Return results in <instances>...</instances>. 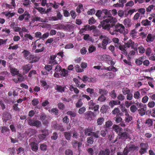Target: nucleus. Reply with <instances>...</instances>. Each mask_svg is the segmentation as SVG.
Returning <instances> with one entry per match:
<instances>
[{
  "mask_svg": "<svg viewBox=\"0 0 155 155\" xmlns=\"http://www.w3.org/2000/svg\"><path fill=\"white\" fill-rule=\"evenodd\" d=\"M111 19H113V20L111 21V23H109L107 25L103 28V29L109 31L112 27L113 28V30L117 32H119L120 34H123L124 35H126L128 33V31H125V27L123 24L118 22L116 23L117 22V20L116 18H112Z\"/></svg>",
  "mask_w": 155,
  "mask_h": 155,
  "instance_id": "obj_1",
  "label": "nucleus"
},
{
  "mask_svg": "<svg viewBox=\"0 0 155 155\" xmlns=\"http://www.w3.org/2000/svg\"><path fill=\"white\" fill-rule=\"evenodd\" d=\"M110 12L111 10H108L107 9H104L102 10V13H104L105 15L103 16H106V18L101 21L100 25H99L98 27L100 28L101 26L103 28H104L109 23H111V21L113 20V19H111L112 18H115L112 16Z\"/></svg>",
  "mask_w": 155,
  "mask_h": 155,
  "instance_id": "obj_2",
  "label": "nucleus"
},
{
  "mask_svg": "<svg viewBox=\"0 0 155 155\" xmlns=\"http://www.w3.org/2000/svg\"><path fill=\"white\" fill-rule=\"evenodd\" d=\"M127 131L128 130H127L126 131L124 130V131H122L118 133V139L125 140L128 138H130V136L127 132Z\"/></svg>",
  "mask_w": 155,
  "mask_h": 155,
  "instance_id": "obj_3",
  "label": "nucleus"
},
{
  "mask_svg": "<svg viewBox=\"0 0 155 155\" xmlns=\"http://www.w3.org/2000/svg\"><path fill=\"white\" fill-rule=\"evenodd\" d=\"M28 124L31 126L39 127L41 125V122L38 120H35L30 118L28 120Z\"/></svg>",
  "mask_w": 155,
  "mask_h": 155,
  "instance_id": "obj_4",
  "label": "nucleus"
},
{
  "mask_svg": "<svg viewBox=\"0 0 155 155\" xmlns=\"http://www.w3.org/2000/svg\"><path fill=\"white\" fill-rule=\"evenodd\" d=\"M140 147H141V148L140 150L139 153L141 154H142L146 152L148 146L147 143H141L140 144Z\"/></svg>",
  "mask_w": 155,
  "mask_h": 155,
  "instance_id": "obj_5",
  "label": "nucleus"
},
{
  "mask_svg": "<svg viewBox=\"0 0 155 155\" xmlns=\"http://www.w3.org/2000/svg\"><path fill=\"white\" fill-rule=\"evenodd\" d=\"M63 15L61 14L60 12H58L57 13V16H52L50 17L49 20L50 21H57L59 20H61L62 19Z\"/></svg>",
  "mask_w": 155,
  "mask_h": 155,
  "instance_id": "obj_6",
  "label": "nucleus"
},
{
  "mask_svg": "<svg viewBox=\"0 0 155 155\" xmlns=\"http://www.w3.org/2000/svg\"><path fill=\"white\" fill-rule=\"evenodd\" d=\"M23 54L24 57L26 59L30 60V58L32 55L30 52L28 51L24 50L22 52Z\"/></svg>",
  "mask_w": 155,
  "mask_h": 155,
  "instance_id": "obj_7",
  "label": "nucleus"
},
{
  "mask_svg": "<svg viewBox=\"0 0 155 155\" xmlns=\"http://www.w3.org/2000/svg\"><path fill=\"white\" fill-rule=\"evenodd\" d=\"M129 152L133 153L135 150H138L139 147H138L136 146L133 144H130L127 146Z\"/></svg>",
  "mask_w": 155,
  "mask_h": 155,
  "instance_id": "obj_8",
  "label": "nucleus"
},
{
  "mask_svg": "<svg viewBox=\"0 0 155 155\" xmlns=\"http://www.w3.org/2000/svg\"><path fill=\"white\" fill-rule=\"evenodd\" d=\"M71 143L73 148H76L77 146H78V149L81 147L82 144V143H81L80 142H78L76 140H74L71 142Z\"/></svg>",
  "mask_w": 155,
  "mask_h": 155,
  "instance_id": "obj_9",
  "label": "nucleus"
},
{
  "mask_svg": "<svg viewBox=\"0 0 155 155\" xmlns=\"http://www.w3.org/2000/svg\"><path fill=\"white\" fill-rule=\"evenodd\" d=\"M31 150L34 151L36 152L38 149L37 143L35 142H31L29 144Z\"/></svg>",
  "mask_w": 155,
  "mask_h": 155,
  "instance_id": "obj_10",
  "label": "nucleus"
},
{
  "mask_svg": "<svg viewBox=\"0 0 155 155\" xmlns=\"http://www.w3.org/2000/svg\"><path fill=\"white\" fill-rule=\"evenodd\" d=\"M32 68V65L28 64L25 65L23 67L24 74L27 73Z\"/></svg>",
  "mask_w": 155,
  "mask_h": 155,
  "instance_id": "obj_11",
  "label": "nucleus"
},
{
  "mask_svg": "<svg viewBox=\"0 0 155 155\" xmlns=\"http://www.w3.org/2000/svg\"><path fill=\"white\" fill-rule=\"evenodd\" d=\"M3 117L4 120L6 121L12 118V116L9 113L5 111L3 114Z\"/></svg>",
  "mask_w": 155,
  "mask_h": 155,
  "instance_id": "obj_12",
  "label": "nucleus"
},
{
  "mask_svg": "<svg viewBox=\"0 0 155 155\" xmlns=\"http://www.w3.org/2000/svg\"><path fill=\"white\" fill-rule=\"evenodd\" d=\"M37 131L35 129H29L25 132V133L28 136L34 135L36 133Z\"/></svg>",
  "mask_w": 155,
  "mask_h": 155,
  "instance_id": "obj_13",
  "label": "nucleus"
},
{
  "mask_svg": "<svg viewBox=\"0 0 155 155\" xmlns=\"http://www.w3.org/2000/svg\"><path fill=\"white\" fill-rule=\"evenodd\" d=\"M55 89L59 92L62 93L64 91L65 87L62 86L61 85H56L54 87Z\"/></svg>",
  "mask_w": 155,
  "mask_h": 155,
  "instance_id": "obj_14",
  "label": "nucleus"
},
{
  "mask_svg": "<svg viewBox=\"0 0 155 155\" xmlns=\"http://www.w3.org/2000/svg\"><path fill=\"white\" fill-rule=\"evenodd\" d=\"M84 114L85 117L88 118H92V117H95L96 116V114L91 111H88L86 112Z\"/></svg>",
  "mask_w": 155,
  "mask_h": 155,
  "instance_id": "obj_15",
  "label": "nucleus"
},
{
  "mask_svg": "<svg viewBox=\"0 0 155 155\" xmlns=\"http://www.w3.org/2000/svg\"><path fill=\"white\" fill-rule=\"evenodd\" d=\"M102 13V11L100 10H98L96 14V15L98 18L101 20L104 19L106 18V16H103L101 15Z\"/></svg>",
  "mask_w": 155,
  "mask_h": 155,
  "instance_id": "obj_16",
  "label": "nucleus"
},
{
  "mask_svg": "<svg viewBox=\"0 0 155 155\" xmlns=\"http://www.w3.org/2000/svg\"><path fill=\"white\" fill-rule=\"evenodd\" d=\"M123 23L126 26V27H130L132 25L131 20L128 18H125L124 20Z\"/></svg>",
  "mask_w": 155,
  "mask_h": 155,
  "instance_id": "obj_17",
  "label": "nucleus"
},
{
  "mask_svg": "<svg viewBox=\"0 0 155 155\" xmlns=\"http://www.w3.org/2000/svg\"><path fill=\"white\" fill-rule=\"evenodd\" d=\"M120 102L119 100H112L110 101L109 103V105L111 107H113L115 105L120 104Z\"/></svg>",
  "mask_w": 155,
  "mask_h": 155,
  "instance_id": "obj_18",
  "label": "nucleus"
},
{
  "mask_svg": "<svg viewBox=\"0 0 155 155\" xmlns=\"http://www.w3.org/2000/svg\"><path fill=\"white\" fill-rule=\"evenodd\" d=\"M112 128L118 134V133L121 132L122 131V128L120 127L117 125H114L112 127Z\"/></svg>",
  "mask_w": 155,
  "mask_h": 155,
  "instance_id": "obj_19",
  "label": "nucleus"
},
{
  "mask_svg": "<svg viewBox=\"0 0 155 155\" xmlns=\"http://www.w3.org/2000/svg\"><path fill=\"white\" fill-rule=\"evenodd\" d=\"M40 59V57L38 56H34V55H32L29 61H31L30 63L35 62L38 61Z\"/></svg>",
  "mask_w": 155,
  "mask_h": 155,
  "instance_id": "obj_20",
  "label": "nucleus"
},
{
  "mask_svg": "<svg viewBox=\"0 0 155 155\" xmlns=\"http://www.w3.org/2000/svg\"><path fill=\"white\" fill-rule=\"evenodd\" d=\"M147 107H145L143 108H140L138 110V111L140 116H143L145 114L146 111L147 110Z\"/></svg>",
  "mask_w": 155,
  "mask_h": 155,
  "instance_id": "obj_21",
  "label": "nucleus"
},
{
  "mask_svg": "<svg viewBox=\"0 0 155 155\" xmlns=\"http://www.w3.org/2000/svg\"><path fill=\"white\" fill-rule=\"evenodd\" d=\"M0 129L1 130V132L4 135H5L6 133L10 131L9 129L6 126L1 127Z\"/></svg>",
  "mask_w": 155,
  "mask_h": 155,
  "instance_id": "obj_22",
  "label": "nucleus"
},
{
  "mask_svg": "<svg viewBox=\"0 0 155 155\" xmlns=\"http://www.w3.org/2000/svg\"><path fill=\"white\" fill-rule=\"evenodd\" d=\"M64 135L65 139L68 140H70L72 135L70 132H65L64 133Z\"/></svg>",
  "mask_w": 155,
  "mask_h": 155,
  "instance_id": "obj_23",
  "label": "nucleus"
},
{
  "mask_svg": "<svg viewBox=\"0 0 155 155\" xmlns=\"http://www.w3.org/2000/svg\"><path fill=\"white\" fill-rule=\"evenodd\" d=\"M109 40H110V39L108 38L103 39L102 41V46L103 47L104 49H106V47L108 44Z\"/></svg>",
  "mask_w": 155,
  "mask_h": 155,
  "instance_id": "obj_24",
  "label": "nucleus"
},
{
  "mask_svg": "<svg viewBox=\"0 0 155 155\" xmlns=\"http://www.w3.org/2000/svg\"><path fill=\"white\" fill-rule=\"evenodd\" d=\"M101 60H103L105 61H107L110 60V57L107 55L104 54L100 56Z\"/></svg>",
  "mask_w": 155,
  "mask_h": 155,
  "instance_id": "obj_25",
  "label": "nucleus"
},
{
  "mask_svg": "<svg viewBox=\"0 0 155 155\" xmlns=\"http://www.w3.org/2000/svg\"><path fill=\"white\" fill-rule=\"evenodd\" d=\"M93 129L89 127L87 128L84 129V134L85 135H87L88 136H90L91 135V132H92Z\"/></svg>",
  "mask_w": 155,
  "mask_h": 155,
  "instance_id": "obj_26",
  "label": "nucleus"
},
{
  "mask_svg": "<svg viewBox=\"0 0 155 155\" xmlns=\"http://www.w3.org/2000/svg\"><path fill=\"white\" fill-rule=\"evenodd\" d=\"M10 71L13 76L18 75L19 74V71H18L17 69L15 68H11L10 69Z\"/></svg>",
  "mask_w": 155,
  "mask_h": 155,
  "instance_id": "obj_27",
  "label": "nucleus"
},
{
  "mask_svg": "<svg viewBox=\"0 0 155 155\" xmlns=\"http://www.w3.org/2000/svg\"><path fill=\"white\" fill-rule=\"evenodd\" d=\"M74 25L67 24L65 25L64 30H68V31L72 30L74 27Z\"/></svg>",
  "mask_w": 155,
  "mask_h": 155,
  "instance_id": "obj_28",
  "label": "nucleus"
},
{
  "mask_svg": "<svg viewBox=\"0 0 155 155\" xmlns=\"http://www.w3.org/2000/svg\"><path fill=\"white\" fill-rule=\"evenodd\" d=\"M108 106H106L105 105H103L101 107L100 111L103 114H104L106 112L107 110L108 109Z\"/></svg>",
  "mask_w": 155,
  "mask_h": 155,
  "instance_id": "obj_29",
  "label": "nucleus"
},
{
  "mask_svg": "<svg viewBox=\"0 0 155 155\" xmlns=\"http://www.w3.org/2000/svg\"><path fill=\"white\" fill-rule=\"evenodd\" d=\"M68 70L63 69L61 70L60 72V75L63 77H67L68 75Z\"/></svg>",
  "mask_w": 155,
  "mask_h": 155,
  "instance_id": "obj_30",
  "label": "nucleus"
},
{
  "mask_svg": "<svg viewBox=\"0 0 155 155\" xmlns=\"http://www.w3.org/2000/svg\"><path fill=\"white\" fill-rule=\"evenodd\" d=\"M120 112L119 108H116L112 111V113L113 114H117L116 116H119V115L121 114V113H120Z\"/></svg>",
  "mask_w": 155,
  "mask_h": 155,
  "instance_id": "obj_31",
  "label": "nucleus"
},
{
  "mask_svg": "<svg viewBox=\"0 0 155 155\" xmlns=\"http://www.w3.org/2000/svg\"><path fill=\"white\" fill-rule=\"evenodd\" d=\"M154 39V37L152 36V35L151 34H150L148 35L146 40L147 42H152Z\"/></svg>",
  "mask_w": 155,
  "mask_h": 155,
  "instance_id": "obj_32",
  "label": "nucleus"
},
{
  "mask_svg": "<svg viewBox=\"0 0 155 155\" xmlns=\"http://www.w3.org/2000/svg\"><path fill=\"white\" fill-rule=\"evenodd\" d=\"M141 23L143 25L145 26L150 25L151 24L150 21L147 19L143 20Z\"/></svg>",
  "mask_w": 155,
  "mask_h": 155,
  "instance_id": "obj_33",
  "label": "nucleus"
},
{
  "mask_svg": "<svg viewBox=\"0 0 155 155\" xmlns=\"http://www.w3.org/2000/svg\"><path fill=\"white\" fill-rule=\"evenodd\" d=\"M134 43L131 40H130L127 43H125L124 46L126 48H129L131 47V45L134 44Z\"/></svg>",
  "mask_w": 155,
  "mask_h": 155,
  "instance_id": "obj_34",
  "label": "nucleus"
},
{
  "mask_svg": "<svg viewBox=\"0 0 155 155\" xmlns=\"http://www.w3.org/2000/svg\"><path fill=\"white\" fill-rule=\"evenodd\" d=\"M104 121V119L102 117L99 118L97 120V123L98 125H101L102 124Z\"/></svg>",
  "mask_w": 155,
  "mask_h": 155,
  "instance_id": "obj_35",
  "label": "nucleus"
},
{
  "mask_svg": "<svg viewBox=\"0 0 155 155\" xmlns=\"http://www.w3.org/2000/svg\"><path fill=\"white\" fill-rule=\"evenodd\" d=\"M86 91L87 92L89 93L90 94H93L94 96H96L97 95V94L94 92V90L93 89L88 88L87 89Z\"/></svg>",
  "mask_w": 155,
  "mask_h": 155,
  "instance_id": "obj_36",
  "label": "nucleus"
},
{
  "mask_svg": "<svg viewBox=\"0 0 155 155\" xmlns=\"http://www.w3.org/2000/svg\"><path fill=\"white\" fill-rule=\"evenodd\" d=\"M110 95L113 99H115L117 97V94L115 92V90H114L111 91L110 93Z\"/></svg>",
  "mask_w": 155,
  "mask_h": 155,
  "instance_id": "obj_37",
  "label": "nucleus"
},
{
  "mask_svg": "<svg viewBox=\"0 0 155 155\" xmlns=\"http://www.w3.org/2000/svg\"><path fill=\"white\" fill-rule=\"evenodd\" d=\"M72 137L76 139H77L79 136V133L75 130H74L72 133Z\"/></svg>",
  "mask_w": 155,
  "mask_h": 155,
  "instance_id": "obj_38",
  "label": "nucleus"
},
{
  "mask_svg": "<svg viewBox=\"0 0 155 155\" xmlns=\"http://www.w3.org/2000/svg\"><path fill=\"white\" fill-rule=\"evenodd\" d=\"M83 103L81 99H80L78 100L76 104V107L77 108L80 107L83 105Z\"/></svg>",
  "mask_w": 155,
  "mask_h": 155,
  "instance_id": "obj_39",
  "label": "nucleus"
},
{
  "mask_svg": "<svg viewBox=\"0 0 155 155\" xmlns=\"http://www.w3.org/2000/svg\"><path fill=\"white\" fill-rule=\"evenodd\" d=\"M48 117L46 115L43 113L41 114L40 116V119L42 121H44V120L47 119Z\"/></svg>",
  "mask_w": 155,
  "mask_h": 155,
  "instance_id": "obj_40",
  "label": "nucleus"
},
{
  "mask_svg": "<svg viewBox=\"0 0 155 155\" xmlns=\"http://www.w3.org/2000/svg\"><path fill=\"white\" fill-rule=\"evenodd\" d=\"M130 111L132 113H134L137 110H138V108L134 105H132L130 108Z\"/></svg>",
  "mask_w": 155,
  "mask_h": 155,
  "instance_id": "obj_41",
  "label": "nucleus"
},
{
  "mask_svg": "<svg viewBox=\"0 0 155 155\" xmlns=\"http://www.w3.org/2000/svg\"><path fill=\"white\" fill-rule=\"evenodd\" d=\"M87 142L88 143L90 144H92L94 142L93 137L92 136H91L88 137L87 139Z\"/></svg>",
  "mask_w": 155,
  "mask_h": 155,
  "instance_id": "obj_42",
  "label": "nucleus"
},
{
  "mask_svg": "<svg viewBox=\"0 0 155 155\" xmlns=\"http://www.w3.org/2000/svg\"><path fill=\"white\" fill-rule=\"evenodd\" d=\"M108 132V130L107 129L104 130H102L100 132V134L102 137H105L107 133Z\"/></svg>",
  "mask_w": 155,
  "mask_h": 155,
  "instance_id": "obj_43",
  "label": "nucleus"
},
{
  "mask_svg": "<svg viewBox=\"0 0 155 155\" xmlns=\"http://www.w3.org/2000/svg\"><path fill=\"white\" fill-rule=\"evenodd\" d=\"M137 33V32L135 30L133 29L130 31V34L134 38H135V36H136Z\"/></svg>",
  "mask_w": 155,
  "mask_h": 155,
  "instance_id": "obj_44",
  "label": "nucleus"
},
{
  "mask_svg": "<svg viewBox=\"0 0 155 155\" xmlns=\"http://www.w3.org/2000/svg\"><path fill=\"white\" fill-rule=\"evenodd\" d=\"M106 99V98L103 94L101 95L98 99V100L100 102L104 101Z\"/></svg>",
  "mask_w": 155,
  "mask_h": 155,
  "instance_id": "obj_45",
  "label": "nucleus"
},
{
  "mask_svg": "<svg viewBox=\"0 0 155 155\" xmlns=\"http://www.w3.org/2000/svg\"><path fill=\"white\" fill-rule=\"evenodd\" d=\"M135 53L134 51H132L129 54L127 55V57L128 58V60L130 61V59L132 58L131 55H134Z\"/></svg>",
  "mask_w": 155,
  "mask_h": 155,
  "instance_id": "obj_46",
  "label": "nucleus"
},
{
  "mask_svg": "<svg viewBox=\"0 0 155 155\" xmlns=\"http://www.w3.org/2000/svg\"><path fill=\"white\" fill-rule=\"evenodd\" d=\"M99 93L100 94H102L104 95H106L108 93V91L103 89H100L99 90Z\"/></svg>",
  "mask_w": 155,
  "mask_h": 155,
  "instance_id": "obj_47",
  "label": "nucleus"
},
{
  "mask_svg": "<svg viewBox=\"0 0 155 155\" xmlns=\"http://www.w3.org/2000/svg\"><path fill=\"white\" fill-rule=\"evenodd\" d=\"M114 120L117 123H119L121 122L122 120L121 117H119V116H116L114 118Z\"/></svg>",
  "mask_w": 155,
  "mask_h": 155,
  "instance_id": "obj_48",
  "label": "nucleus"
},
{
  "mask_svg": "<svg viewBox=\"0 0 155 155\" xmlns=\"http://www.w3.org/2000/svg\"><path fill=\"white\" fill-rule=\"evenodd\" d=\"M86 110V108L85 107H83L79 109L78 111V113L80 114H81L85 112Z\"/></svg>",
  "mask_w": 155,
  "mask_h": 155,
  "instance_id": "obj_49",
  "label": "nucleus"
},
{
  "mask_svg": "<svg viewBox=\"0 0 155 155\" xmlns=\"http://www.w3.org/2000/svg\"><path fill=\"white\" fill-rule=\"evenodd\" d=\"M130 91L127 88H124L122 89L123 93L124 95L128 94L130 93Z\"/></svg>",
  "mask_w": 155,
  "mask_h": 155,
  "instance_id": "obj_50",
  "label": "nucleus"
},
{
  "mask_svg": "<svg viewBox=\"0 0 155 155\" xmlns=\"http://www.w3.org/2000/svg\"><path fill=\"white\" fill-rule=\"evenodd\" d=\"M74 68L76 71L78 72H81L83 71V70L78 65H75Z\"/></svg>",
  "mask_w": 155,
  "mask_h": 155,
  "instance_id": "obj_51",
  "label": "nucleus"
},
{
  "mask_svg": "<svg viewBox=\"0 0 155 155\" xmlns=\"http://www.w3.org/2000/svg\"><path fill=\"white\" fill-rule=\"evenodd\" d=\"M90 26L88 25H86L85 26V28L84 29H82L80 31V32L82 33L83 32H84L85 31L89 30L90 29Z\"/></svg>",
  "mask_w": 155,
  "mask_h": 155,
  "instance_id": "obj_52",
  "label": "nucleus"
},
{
  "mask_svg": "<svg viewBox=\"0 0 155 155\" xmlns=\"http://www.w3.org/2000/svg\"><path fill=\"white\" fill-rule=\"evenodd\" d=\"M146 124H147L149 127L151 126L153 124V121L151 119H148L147 120Z\"/></svg>",
  "mask_w": 155,
  "mask_h": 155,
  "instance_id": "obj_53",
  "label": "nucleus"
},
{
  "mask_svg": "<svg viewBox=\"0 0 155 155\" xmlns=\"http://www.w3.org/2000/svg\"><path fill=\"white\" fill-rule=\"evenodd\" d=\"M96 50V47L93 46H90L89 47L88 51L89 53H91Z\"/></svg>",
  "mask_w": 155,
  "mask_h": 155,
  "instance_id": "obj_54",
  "label": "nucleus"
},
{
  "mask_svg": "<svg viewBox=\"0 0 155 155\" xmlns=\"http://www.w3.org/2000/svg\"><path fill=\"white\" fill-rule=\"evenodd\" d=\"M56 129L57 130H59L61 131H63L64 130V128L62 126L57 124L56 125Z\"/></svg>",
  "mask_w": 155,
  "mask_h": 155,
  "instance_id": "obj_55",
  "label": "nucleus"
},
{
  "mask_svg": "<svg viewBox=\"0 0 155 155\" xmlns=\"http://www.w3.org/2000/svg\"><path fill=\"white\" fill-rule=\"evenodd\" d=\"M40 149L42 150L46 151L47 149V146L45 144H41L40 146Z\"/></svg>",
  "mask_w": 155,
  "mask_h": 155,
  "instance_id": "obj_56",
  "label": "nucleus"
},
{
  "mask_svg": "<svg viewBox=\"0 0 155 155\" xmlns=\"http://www.w3.org/2000/svg\"><path fill=\"white\" fill-rule=\"evenodd\" d=\"M24 36L25 38V41L28 40V38H29L31 40H32L33 39V37L30 34H26Z\"/></svg>",
  "mask_w": 155,
  "mask_h": 155,
  "instance_id": "obj_57",
  "label": "nucleus"
},
{
  "mask_svg": "<svg viewBox=\"0 0 155 155\" xmlns=\"http://www.w3.org/2000/svg\"><path fill=\"white\" fill-rule=\"evenodd\" d=\"M58 108L61 110H64L65 107V106L64 104L61 102H60L58 104Z\"/></svg>",
  "mask_w": 155,
  "mask_h": 155,
  "instance_id": "obj_58",
  "label": "nucleus"
},
{
  "mask_svg": "<svg viewBox=\"0 0 155 155\" xmlns=\"http://www.w3.org/2000/svg\"><path fill=\"white\" fill-rule=\"evenodd\" d=\"M58 137V135L57 133H54L52 134V136H51V138L52 140H55L57 139Z\"/></svg>",
  "mask_w": 155,
  "mask_h": 155,
  "instance_id": "obj_59",
  "label": "nucleus"
},
{
  "mask_svg": "<svg viewBox=\"0 0 155 155\" xmlns=\"http://www.w3.org/2000/svg\"><path fill=\"white\" fill-rule=\"evenodd\" d=\"M49 33L48 32H47L41 36V39L43 40H44L45 38H47L49 36Z\"/></svg>",
  "mask_w": 155,
  "mask_h": 155,
  "instance_id": "obj_60",
  "label": "nucleus"
},
{
  "mask_svg": "<svg viewBox=\"0 0 155 155\" xmlns=\"http://www.w3.org/2000/svg\"><path fill=\"white\" fill-rule=\"evenodd\" d=\"M95 12V10L94 8H91L89 9L87 12V14L88 15H92L94 14Z\"/></svg>",
  "mask_w": 155,
  "mask_h": 155,
  "instance_id": "obj_61",
  "label": "nucleus"
},
{
  "mask_svg": "<svg viewBox=\"0 0 155 155\" xmlns=\"http://www.w3.org/2000/svg\"><path fill=\"white\" fill-rule=\"evenodd\" d=\"M113 124V123L111 121L109 120L106 122L105 126L106 128L110 127Z\"/></svg>",
  "mask_w": 155,
  "mask_h": 155,
  "instance_id": "obj_62",
  "label": "nucleus"
},
{
  "mask_svg": "<svg viewBox=\"0 0 155 155\" xmlns=\"http://www.w3.org/2000/svg\"><path fill=\"white\" fill-rule=\"evenodd\" d=\"M96 20L93 17L89 19L88 20L89 24L91 25L94 24Z\"/></svg>",
  "mask_w": 155,
  "mask_h": 155,
  "instance_id": "obj_63",
  "label": "nucleus"
},
{
  "mask_svg": "<svg viewBox=\"0 0 155 155\" xmlns=\"http://www.w3.org/2000/svg\"><path fill=\"white\" fill-rule=\"evenodd\" d=\"M65 154L66 155H73V152L71 150L68 149L65 150Z\"/></svg>",
  "mask_w": 155,
  "mask_h": 155,
  "instance_id": "obj_64",
  "label": "nucleus"
}]
</instances>
